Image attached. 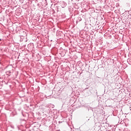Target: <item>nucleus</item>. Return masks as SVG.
I'll use <instances>...</instances> for the list:
<instances>
[{
	"instance_id": "1",
	"label": "nucleus",
	"mask_w": 131,
	"mask_h": 131,
	"mask_svg": "<svg viewBox=\"0 0 131 131\" xmlns=\"http://www.w3.org/2000/svg\"><path fill=\"white\" fill-rule=\"evenodd\" d=\"M1 39H0V41H1Z\"/></svg>"
}]
</instances>
